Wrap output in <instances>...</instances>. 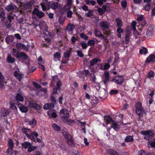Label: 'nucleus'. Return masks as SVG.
<instances>
[{"instance_id":"nucleus-1","label":"nucleus","mask_w":155,"mask_h":155,"mask_svg":"<svg viewBox=\"0 0 155 155\" xmlns=\"http://www.w3.org/2000/svg\"><path fill=\"white\" fill-rule=\"evenodd\" d=\"M21 131L29 139L32 135H34L35 137H37L38 136V134L35 131L32 132L30 134H29L28 133V132L29 131H31V130L25 127H23L21 129Z\"/></svg>"},{"instance_id":"nucleus-2","label":"nucleus","mask_w":155,"mask_h":155,"mask_svg":"<svg viewBox=\"0 0 155 155\" xmlns=\"http://www.w3.org/2000/svg\"><path fill=\"white\" fill-rule=\"evenodd\" d=\"M124 80L122 76H114L111 81L115 82L117 84L120 85L123 82Z\"/></svg>"},{"instance_id":"nucleus-3","label":"nucleus","mask_w":155,"mask_h":155,"mask_svg":"<svg viewBox=\"0 0 155 155\" xmlns=\"http://www.w3.org/2000/svg\"><path fill=\"white\" fill-rule=\"evenodd\" d=\"M61 82L60 81H57L56 84V86H54L53 88V94H58L60 91L61 87L62 84Z\"/></svg>"},{"instance_id":"nucleus-4","label":"nucleus","mask_w":155,"mask_h":155,"mask_svg":"<svg viewBox=\"0 0 155 155\" xmlns=\"http://www.w3.org/2000/svg\"><path fill=\"white\" fill-rule=\"evenodd\" d=\"M32 13L35 15L39 18H41L43 17L45 15V14L39 10L37 8H34L33 9Z\"/></svg>"},{"instance_id":"nucleus-5","label":"nucleus","mask_w":155,"mask_h":155,"mask_svg":"<svg viewBox=\"0 0 155 155\" xmlns=\"http://www.w3.org/2000/svg\"><path fill=\"white\" fill-rule=\"evenodd\" d=\"M18 108L22 112L24 113H26L28 110V109L27 107L22 105L20 103L17 102L16 103Z\"/></svg>"},{"instance_id":"nucleus-6","label":"nucleus","mask_w":155,"mask_h":155,"mask_svg":"<svg viewBox=\"0 0 155 155\" xmlns=\"http://www.w3.org/2000/svg\"><path fill=\"white\" fill-rule=\"evenodd\" d=\"M60 116L63 118H67L69 117V114L68 112L67 109L63 108L60 111Z\"/></svg>"},{"instance_id":"nucleus-7","label":"nucleus","mask_w":155,"mask_h":155,"mask_svg":"<svg viewBox=\"0 0 155 155\" xmlns=\"http://www.w3.org/2000/svg\"><path fill=\"white\" fill-rule=\"evenodd\" d=\"M106 155H119L118 152L113 149H107L105 152Z\"/></svg>"},{"instance_id":"nucleus-8","label":"nucleus","mask_w":155,"mask_h":155,"mask_svg":"<svg viewBox=\"0 0 155 155\" xmlns=\"http://www.w3.org/2000/svg\"><path fill=\"white\" fill-rule=\"evenodd\" d=\"M110 77L109 72L107 71H105L104 73V80L103 81L104 84H106L107 83L109 80Z\"/></svg>"},{"instance_id":"nucleus-9","label":"nucleus","mask_w":155,"mask_h":155,"mask_svg":"<svg viewBox=\"0 0 155 155\" xmlns=\"http://www.w3.org/2000/svg\"><path fill=\"white\" fill-rule=\"evenodd\" d=\"M155 61V55L154 54H151L147 58L146 63H149L150 62H154Z\"/></svg>"},{"instance_id":"nucleus-10","label":"nucleus","mask_w":155,"mask_h":155,"mask_svg":"<svg viewBox=\"0 0 155 155\" xmlns=\"http://www.w3.org/2000/svg\"><path fill=\"white\" fill-rule=\"evenodd\" d=\"M10 113L8 110L5 108H2L1 110L0 115L1 117H5L7 116Z\"/></svg>"},{"instance_id":"nucleus-11","label":"nucleus","mask_w":155,"mask_h":155,"mask_svg":"<svg viewBox=\"0 0 155 155\" xmlns=\"http://www.w3.org/2000/svg\"><path fill=\"white\" fill-rule=\"evenodd\" d=\"M105 123L107 124H109L111 122H114L110 115H105L104 117Z\"/></svg>"},{"instance_id":"nucleus-12","label":"nucleus","mask_w":155,"mask_h":155,"mask_svg":"<svg viewBox=\"0 0 155 155\" xmlns=\"http://www.w3.org/2000/svg\"><path fill=\"white\" fill-rule=\"evenodd\" d=\"M16 48L18 50L23 49L25 50H27L28 48L24 44L20 43H17L16 44Z\"/></svg>"},{"instance_id":"nucleus-13","label":"nucleus","mask_w":155,"mask_h":155,"mask_svg":"<svg viewBox=\"0 0 155 155\" xmlns=\"http://www.w3.org/2000/svg\"><path fill=\"white\" fill-rule=\"evenodd\" d=\"M29 106L37 110H38L41 109V107L40 105L36 103H30L29 104Z\"/></svg>"},{"instance_id":"nucleus-14","label":"nucleus","mask_w":155,"mask_h":155,"mask_svg":"<svg viewBox=\"0 0 155 155\" xmlns=\"http://www.w3.org/2000/svg\"><path fill=\"white\" fill-rule=\"evenodd\" d=\"M109 24L106 21H103L102 22L100 25V27L101 28L105 29H107L109 27Z\"/></svg>"},{"instance_id":"nucleus-15","label":"nucleus","mask_w":155,"mask_h":155,"mask_svg":"<svg viewBox=\"0 0 155 155\" xmlns=\"http://www.w3.org/2000/svg\"><path fill=\"white\" fill-rule=\"evenodd\" d=\"M55 104L51 102V103H47L45 104L44 106V109L47 110L49 109L53 108L54 107Z\"/></svg>"},{"instance_id":"nucleus-16","label":"nucleus","mask_w":155,"mask_h":155,"mask_svg":"<svg viewBox=\"0 0 155 155\" xmlns=\"http://www.w3.org/2000/svg\"><path fill=\"white\" fill-rule=\"evenodd\" d=\"M71 7H69L67 8H64V9L65 11H67V16L68 18H71L73 15V12L72 11L70 10L71 9Z\"/></svg>"},{"instance_id":"nucleus-17","label":"nucleus","mask_w":155,"mask_h":155,"mask_svg":"<svg viewBox=\"0 0 155 155\" xmlns=\"http://www.w3.org/2000/svg\"><path fill=\"white\" fill-rule=\"evenodd\" d=\"M22 75V74L18 73L17 71H15L14 73V76L19 82L21 81Z\"/></svg>"},{"instance_id":"nucleus-18","label":"nucleus","mask_w":155,"mask_h":155,"mask_svg":"<svg viewBox=\"0 0 155 155\" xmlns=\"http://www.w3.org/2000/svg\"><path fill=\"white\" fill-rule=\"evenodd\" d=\"M135 112L136 114L138 115V117L140 118L143 116L145 111L144 109H142L135 110Z\"/></svg>"},{"instance_id":"nucleus-19","label":"nucleus","mask_w":155,"mask_h":155,"mask_svg":"<svg viewBox=\"0 0 155 155\" xmlns=\"http://www.w3.org/2000/svg\"><path fill=\"white\" fill-rule=\"evenodd\" d=\"M101 61V59L99 58H95L91 60L90 62V66H93L96 64L98 62H99Z\"/></svg>"},{"instance_id":"nucleus-20","label":"nucleus","mask_w":155,"mask_h":155,"mask_svg":"<svg viewBox=\"0 0 155 155\" xmlns=\"http://www.w3.org/2000/svg\"><path fill=\"white\" fill-rule=\"evenodd\" d=\"M6 59L7 62L11 63H14L15 61V58H12L10 54H8Z\"/></svg>"},{"instance_id":"nucleus-21","label":"nucleus","mask_w":155,"mask_h":155,"mask_svg":"<svg viewBox=\"0 0 155 155\" xmlns=\"http://www.w3.org/2000/svg\"><path fill=\"white\" fill-rule=\"evenodd\" d=\"M34 136H35L34 135H32L30 136L29 139L35 143L38 142L41 143L42 142V140L41 139L38 138L37 137L35 138Z\"/></svg>"},{"instance_id":"nucleus-22","label":"nucleus","mask_w":155,"mask_h":155,"mask_svg":"<svg viewBox=\"0 0 155 155\" xmlns=\"http://www.w3.org/2000/svg\"><path fill=\"white\" fill-rule=\"evenodd\" d=\"M111 127L113 128L116 131H118L120 129L119 125L116 123L115 121L113 122V123L111 124Z\"/></svg>"},{"instance_id":"nucleus-23","label":"nucleus","mask_w":155,"mask_h":155,"mask_svg":"<svg viewBox=\"0 0 155 155\" xmlns=\"http://www.w3.org/2000/svg\"><path fill=\"white\" fill-rule=\"evenodd\" d=\"M4 79V78L0 72V89H2L4 87L3 81Z\"/></svg>"},{"instance_id":"nucleus-24","label":"nucleus","mask_w":155,"mask_h":155,"mask_svg":"<svg viewBox=\"0 0 155 155\" xmlns=\"http://www.w3.org/2000/svg\"><path fill=\"white\" fill-rule=\"evenodd\" d=\"M94 34L96 37H100L102 38L103 35L101 33L100 31L98 30L97 28H95L94 31Z\"/></svg>"},{"instance_id":"nucleus-25","label":"nucleus","mask_w":155,"mask_h":155,"mask_svg":"<svg viewBox=\"0 0 155 155\" xmlns=\"http://www.w3.org/2000/svg\"><path fill=\"white\" fill-rule=\"evenodd\" d=\"M117 23L116 25L118 28H121L123 26L122 21L121 19L119 18L116 19Z\"/></svg>"},{"instance_id":"nucleus-26","label":"nucleus","mask_w":155,"mask_h":155,"mask_svg":"<svg viewBox=\"0 0 155 155\" xmlns=\"http://www.w3.org/2000/svg\"><path fill=\"white\" fill-rule=\"evenodd\" d=\"M12 55L15 58H19L20 53L17 51L16 49L14 48L13 49Z\"/></svg>"},{"instance_id":"nucleus-27","label":"nucleus","mask_w":155,"mask_h":155,"mask_svg":"<svg viewBox=\"0 0 155 155\" xmlns=\"http://www.w3.org/2000/svg\"><path fill=\"white\" fill-rule=\"evenodd\" d=\"M75 27V26L73 24L71 23L68 24L66 27L67 30L70 31H72Z\"/></svg>"},{"instance_id":"nucleus-28","label":"nucleus","mask_w":155,"mask_h":155,"mask_svg":"<svg viewBox=\"0 0 155 155\" xmlns=\"http://www.w3.org/2000/svg\"><path fill=\"white\" fill-rule=\"evenodd\" d=\"M14 37L12 35H8L5 39V41L7 44H9L11 41H13Z\"/></svg>"},{"instance_id":"nucleus-29","label":"nucleus","mask_w":155,"mask_h":155,"mask_svg":"<svg viewBox=\"0 0 155 155\" xmlns=\"http://www.w3.org/2000/svg\"><path fill=\"white\" fill-rule=\"evenodd\" d=\"M134 140L133 136H127L125 139V141L126 142H133Z\"/></svg>"},{"instance_id":"nucleus-30","label":"nucleus","mask_w":155,"mask_h":155,"mask_svg":"<svg viewBox=\"0 0 155 155\" xmlns=\"http://www.w3.org/2000/svg\"><path fill=\"white\" fill-rule=\"evenodd\" d=\"M135 110L144 109L141 103L140 102H138L135 104Z\"/></svg>"},{"instance_id":"nucleus-31","label":"nucleus","mask_w":155,"mask_h":155,"mask_svg":"<svg viewBox=\"0 0 155 155\" xmlns=\"http://www.w3.org/2000/svg\"><path fill=\"white\" fill-rule=\"evenodd\" d=\"M66 142L68 144L71 146H74L75 145L74 142L73 140V137L71 138H69L66 140Z\"/></svg>"},{"instance_id":"nucleus-32","label":"nucleus","mask_w":155,"mask_h":155,"mask_svg":"<svg viewBox=\"0 0 155 155\" xmlns=\"http://www.w3.org/2000/svg\"><path fill=\"white\" fill-rule=\"evenodd\" d=\"M31 143L29 142L26 141L23 143L21 144L22 147L24 149H26L28 148L30 146H31Z\"/></svg>"},{"instance_id":"nucleus-33","label":"nucleus","mask_w":155,"mask_h":155,"mask_svg":"<svg viewBox=\"0 0 155 155\" xmlns=\"http://www.w3.org/2000/svg\"><path fill=\"white\" fill-rule=\"evenodd\" d=\"M91 102L92 104H96L99 101V100L95 96L92 97H91Z\"/></svg>"},{"instance_id":"nucleus-34","label":"nucleus","mask_w":155,"mask_h":155,"mask_svg":"<svg viewBox=\"0 0 155 155\" xmlns=\"http://www.w3.org/2000/svg\"><path fill=\"white\" fill-rule=\"evenodd\" d=\"M19 57V58H21L22 59L25 60H27L28 58V56L23 52L20 53Z\"/></svg>"},{"instance_id":"nucleus-35","label":"nucleus","mask_w":155,"mask_h":155,"mask_svg":"<svg viewBox=\"0 0 155 155\" xmlns=\"http://www.w3.org/2000/svg\"><path fill=\"white\" fill-rule=\"evenodd\" d=\"M37 149V147L35 146H33L32 143L31 144V146H30L27 149V151L28 153H30Z\"/></svg>"},{"instance_id":"nucleus-36","label":"nucleus","mask_w":155,"mask_h":155,"mask_svg":"<svg viewBox=\"0 0 155 155\" xmlns=\"http://www.w3.org/2000/svg\"><path fill=\"white\" fill-rule=\"evenodd\" d=\"M16 100L17 101H24V98L20 93H18L16 96Z\"/></svg>"},{"instance_id":"nucleus-37","label":"nucleus","mask_w":155,"mask_h":155,"mask_svg":"<svg viewBox=\"0 0 155 155\" xmlns=\"http://www.w3.org/2000/svg\"><path fill=\"white\" fill-rule=\"evenodd\" d=\"M12 140L11 139L9 140L8 146L10 148L11 150H12L13 148V146L14 145Z\"/></svg>"},{"instance_id":"nucleus-38","label":"nucleus","mask_w":155,"mask_h":155,"mask_svg":"<svg viewBox=\"0 0 155 155\" xmlns=\"http://www.w3.org/2000/svg\"><path fill=\"white\" fill-rule=\"evenodd\" d=\"M61 54L59 52H56L54 54V58L55 59H58V61L60 60Z\"/></svg>"},{"instance_id":"nucleus-39","label":"nucleus","mask_w":155,"mask_h":155,"mask_svg":"<svg viewBox=\"0 0 155 155\" xmlns=\"http://www.w3.org/2000/svg\"><path fill=\"white\" fill-rule=\"evenodd\" d=\"M58 2H53L51 5V8L53 10H56L58 8Z\"/></svg>"},{"instance_id":"nucleus-40","label":"nucleus","mask_w":155,"mask_h":155,"mask_svg":"<svg viewBox=\"0 0 155 155\" xmlns=\"http://www.w3.org/2000/svg\"><path fill=\"white\" fill-rule=\"evenodd\" d=\"M152 134V131L151 130H148L147 131H142L140 132V134L144 135H148Z\"/></svg>"},{"instance_id":"nucleus-41","label":"nucleus","mask_w":155,"mask_h":155,"mask_svg":"<svg viewBox=\"0 0 155 155\" xmlns=\"http://www.w3.org/2000/svg\"><path fill=\"white\" fill-rule=\"evenodd\" d=\"M32 5L33 3H32L31 2H29L27 3H25L24 5V7L26 9H30L31 8Z\"/></svg>"},{"instance_id":"nucleus-42","label":"nucleus","mask_w":155,"mask_h":155,"mask_svg":"<svg viewBox=\"0 0 155 155\" xmlns=\"http://www.w3.org/2000/svg\"><path fill=\"white\" fill-rule=\"evenodd\" d=\"M139 52L141 54H145L147 53V50L146 48L143 47L140 50Z\"/></svg>"},{"instance_id":"nucleus-43","label":"nucleus","mask_w":155,"mask_h":155,"mask_svg":"<svg viewBox=\"0 0 155 155\" xmlns=\"http://www.w3.org/2000/svg\"><path fill=\"white\" fill-rule=\"evenodd\" d=\"M71 51L69 50H67L64 53V57L69 58L70 56Z\"/></svg>"},{"instance_id":"nucleus-44","label":"nucleus","mask_w":155,"mask_h":155,"mask_svg":"<svg viewBox=\"0 0 155 155\" xmlns=\"http://www.w3.org/2000/svg\"><path fill=\"white\" fill-rule=\"evenodd\" d=\"M52 127L54 130L57 131H59L61 130V127L55 123H54L52 125Z\"/></svg>"},{"instance_id":"nucleus-45","label":"nucleus","mask_w":155,"mask_h":155,"mask_svg":"<svg viewBox=\"0 0 155 155\" xmlns=\"http://www.w3.org/2000/svg\"><path fill=\"white\" fill-rule=\"evenodd\" d=\"M154 136V134L153 133H152L149 135L145 136L144 137V139L146 140H150Z\"/></svg>"},{"instance_id":"nucleus-46","label":"nucleus","mask_w":155,"mask_h":155,"mask_svg":"<svg viewBox=\"0 0 155 155\" xmlns=\"http://www.w3.org/2000/svg\"><path fill=\"white\" fill-rule=\"evenodd\" d=\"M95 44V42L94 40H90L87 42V44L88 46H93Z\"/></svg>"},{"instance_id":"nucleus-47","label":"nucleus","mask_w":155,"mask_h":155,"mask_svg":"<svg viewBox=\"0 0 155 155\" xmlns=\"http://www.w3.org/2000/svg\"><path fill=\"white\" fill-rule=\"evenodd\" d=\"M148 147L150 146L151 147L155 148V142L148 141L147 143Z\"/></svg>"},{"instance_id":"nucleus-48","label":"nucleus","mask_w":155,"mask_h":155,"mask_svg":"<svg viewBox=\"0 0 155 155\" xmlns=\"http://www.w3.org/2000/svg\"><path fill=\"white\" fill-rule=\"evenodd\" d=\"M5 9L8 11H10L14 9V6L12 5H9L5 8Z\"/></svg>"},{"instance_id":"nucleus-49","label":"nucleus","mask_w":155,"mask_h":155,"mask_svg":"<svg viewBox=\"0 0 155 155\" xmlns=\"http://www.w3.org/2000/svg\"><path fill=\"white\" fill-rule=\"evenodd\" d=\"M40 5L41 7L42 10L43 11H45L47 10V8L45 5V3L44 2H42L40 3Z\"/></svg>"},{"instance_id":"nucleus-50","label":"nucleus","mask_w":155,"mask_h":155,"mask_svg":"<svg viewBox=\"0 0 155 155\" xmlns=\"http://www.w3.org/2000/svg\"><path fill=\"white\" fill-rule=\"evenodd\" d=\"M154 76V73L152 71H150L148 73V78H153Z\"/></svg>"},{"instance_id":"nucleus-51","label":"nucleus","mask_w":155,"mask_h":155,"mask_svg":"<svg viewBox=\"0 0 155 155\" xmlns=\"http://www.w3.org/2000/svg\"><path fill=\"white\" fill-rule=\"evenodd\" d=\"M80 36L81 38L85 40H87L88 39V37L83 33L80 34Z\"/></svg>"},{"instance_id":"nucleus-52","label":"nucleus","mask_w":155,"mask_h":155,"mask_svg":"<svg viewBox=\"0 0 155 155\" xmlns=\"http://www.w3.org/2000/svg\"><path fill=\"white\" fill-rule=\"evenodd\" d=\"M10 108L12 110H17V108L14 103L10 102Z\"/></svg>"},{"instance_id":"nucleus-53","label":"nucleus","mask_w":155,"mask_h":155,"mask_svg":"<svg viewBox=\"0 0 155 155\" xmlns=\"http://www.w3.org/2000/svg\"><path fill=\"white\" fill-rule=\"evenodd\" d=\"M53 93L50 96V100L51 101V102L53 103L54 104H56V100L55 98L54 97V96L53 95Z\"/></svg>"},{"instance_id":"nucleus-54","label":"nucleus","mask_w":155,"mask_h":155,"mask_svg":"<svg viewBox=\"0 0 155 155\" xmlns=\"http://www.w3.org/2000/svg\"><path fill=\"white\" fill-rule=\"evenodd\" d=\"M151 4L150 3H146L145 7L144 9L146 11H149L150 8Z\"/></svg>"},{"instance_id":"nucleus-55","label":"nucleus","mask_w":155,"mask_h":155,"mask_svg":"<svg viewBox=\"0 0 155 155\" xmlns=\"http://www.w3.org/2000/svg\"><path fill=\"white\" fill-rule=\"evenodd\" d=\"M61 132L64 137L69 134L68 131L67 129L62 130Z\"/></svg>"},{"instance_id":"nucleus-56","label":"nucleus","mask_w":155,"mask_h":155,"mask_svg":"<svg viewBox=\"0 0 155 155\" xmlns=\"http://www.w3.org/2000/svg\"><path fill=\"white\" fill-rule=\"evenodd\" d=\"M85 16L88 17H90L93 16V11L91 10H89L87 13H86Z\"/></svg>"},{"instance_id":"nucleus-57","label":"nucleus","mask_w":155,"mask_h":155,"mask_svg":"<svg viewBox=\"0 0 155 155\" xmlns=\"http://www.w3.org/2000/svg\"><path fill=\"white\" fill-rule=\"evenodd\" d=\"M81 73L85 76H87L90 74V72L88 70L84 69L81 72Z\"/></svg>"},{"instance_id":"nucleus-58","label":"nucleus","mask_w":155,"mask_h":155,"mask_svg":"<svg viewBox=\"0 0 155 155\" xmlns=\"http://www.w3.org/2000/svg\"><path fill=\"white\" fill-rule=\"evenodd\" d=\"M97 11L100 15H102L105 13L104 11L100 8H98Z\"/></svg>"},{"instance_id":"nucleus-59","label":"nucleus","mask_w":155,"mask_h":155,"mask_svg":"<svg viewBox=\"0 0 155 155\" xmlns=\"http://www.w3.org/2000/svg\"><path fill=\"white\" fill-rule=\"evenodd\" d=\"M80 44L82 48L84 49L87 48L88 45L87 44L84 42L81 43Z\"/></svg>"},{"instance_id":"nucleus-60","label":"nucleus","mask_w":155,"mask_h":155,"mask_svg":"<svg viewBox=\"0 0 155 155\" xmlns=\"http://www.w3.org/2000/svg\"><path fill=\"white\" fill-rule=\"evenodd\" d=\"M77 55L79 57L82 58L84 56V54H83L81 51L80 50H77Z\"/></svg>"},{"instance_id":"nucleus-61","label":"nucleus","mask_w":155,"mask_h":155,"mask_svg":"<svg viewBox=\"0 0 155 155\" xmlns=\"http://www.w3.org/2000/svg\"><path fill=\"white\" fill-rule=\"evenodd\" d=\"M65 21V19L63 17H59L58 21L59 23L60 24H63Z\"/></svg>"},{"instance_id":"nucleus-62","label":"nucleus","mask_w":155,"mask_h":155,"mask_svg":"<svg viewBox=\"0 0 155 155\" xmlns=\"http://www.w3.org/2000/svg\"><path fill=\"white\" fill-rule=\"evenodd\" d=\"M110 67V65L109 63H106L104 65V69L105 70H108Z\"/></svg>"},{"instance_id":"nucleus-63","label":"nucleus","mask_w":155,"mask_h":155,"mask_svg":"<svg viewBox=\"0 0 155 155\" xmlns=\"http://www.w3.org/2000/svg\"><path fill=\"white\" fill-rule=\"evenodd\" d=\"M118 91L117 90H111L110 92V94L111 95H113L116 94L118 93Z\"/></svg>"},{"instance_id":"nucleus-64","label":"nucleus","mask_w":155,"mask_h":155,"mask_svg":"<svg viewBox=\"0 0 155 155\" xmlns=\"http://www.w3.org/2000/svg\"><path fill=\"white\" fill-rule=\"evenodd\" d=\"M68 58H66L64 57L63 58V59L61 61V62L63 64H65L67 63L68 62Z\"/></svg>"}]
</instances>
